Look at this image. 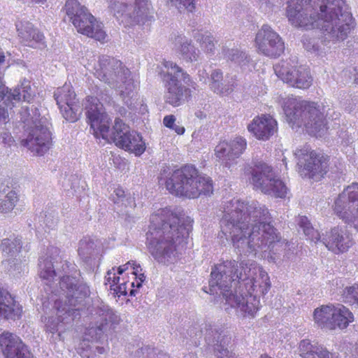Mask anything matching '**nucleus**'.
<instances>
[{
    "label": "nucleus",
    "instance_id": "4468645a",
    "mask_svg": "<svg viewBox=\"0 0 358 358\" xmlns=\"http://www.w3.org/2000/svg\"><path fill=\"white\" fill-rule=\"evenodd\" d=\"M66 13L78 32L96 41H104L106 36L103 24L90 13L77 0H68L65 4Z\"/></svg>",
    "mask_w": 358,
    "mask_h": 358
},
{
    "label": "nucleus",
    "instance_id": "2f4dec72",
    "mask_svg": "<svg viewBox=\"0 0 358 358\" xmlns=\"http://www.w3.org/2000/svg\"><path fill=\"white\" fill-rule=\"evenodd\" d=\"M19 201L17 193L13 189L0 191V213H9L14 209Z\"/></svg>",
    "mask_w": 358,
    "mask_h": 358
},
{
    "label": "nucleus",
    "instance_id": "39448f33",
    "mask_svg": "<svg viewBox=\"0 0 358 358\" xmlns=\"http://www.w3.org/2000/svg\"><path fill=\"white\" fill-rule=\"evenodd\" d=\"M189 230L180 224L179 217L169 209H159L150 217L146 234L147 249L157 262L173 263L178 259L180 247L188 237Z\"/></svg>",
    "mask_w": 358,
    "mask_h": 358
},
{
    "label": "nucleus",
    "instance_id": "c85d7f7f",
    "mask_svg": "<svg viewBox=\"0 0 358 358\" xmlns=\"http://www.w3.org/2000/svg\"><path fill=\"white\" fill-rule=\"evenodd\" d=\"M175 45L179 54L180 59L192 63L198 62L201 59V52L185 36H178L175 39Z\"/></svg>",
    "mask_w": 358,
    "mask_h": 358
},
{
    "label": "nucleus",
    "instance_id": "dca6fc26",
    "mask_svg": "<svg viewBox=\"0 0 358 358\" xmlns=\"http://www.w3.org/2000/svg\"><path fill=\"white\" fill-rule=\"evenodd\" d=\"M314 322L327 330L344 329L354 321L351 311L342 304L322 306L313 312Z\"/></svg>",
    "mask_w": 358,
    "mask_h": 358
},
{
    "label": "nucleus",
    "instance_id": "7c9ffc66",
    "mask_svg": "<svg viewBox=\"0 0 358 358\" xmlns=\"http://www.w3.org/2000/svg\"><path fill=\"white\" fill-rule=\"evenodd\" d=\"M222 54L224 58L238 65L242 69L248 67L251 62L250 56L238 48L229 49L223 48Z\"/></svg>",
    "mask_w": 358,
    "mask_h": 358
},
{
    "label": "nucleus",
    "instance_id": "393cba45",
    "mask_svg": "<svg viewBox=\"0 0 358 358\" xmlns=\"http://www.w3.org/2000/svg\"><path fill=\"white\" fill-rule=\"evenodd\" d=\"M286 66L285 64L273 66L275 75L283 82L300 89H307L311 85L312 78L306 68L298 66L295 73L298 77H294L292 73H289Z\"/></svg>",
    "mask_w": 358,
    "mask_h": 358
},
{
    "label": "nucleus",
    "instance_id": "6e6d98bb",
    "mask_svg": "<svg viewBox=\"0 0 358 358\" xmlns=\"http://www.w3.org/2000/svg\"><path fill=\"white\" fill-rule=\"evenodd\" d=\"M259 6H260V8L263 11H264V12H267L268 11V6L266 1H262Z\"/></svg>",
    "mask_w": 358,
    "mask_h": 358
},
{
    "label": "nucleus",
    "instance_id": "4be33fe9",
    "mask_svg": "<svg viewBox=\"0 0 358 358\" xmlns=\"http://www.w3.org/2000/svg\"><path fill=\"white\" fill-rule=\"evenodd\" d=\"M1 248L4 259L2 264L8 269V271L13 273L15 271L20 273L23 271L24 265L22 264V259L19 254L22 249L21 238L11 236L2 240Z\"/></svg>",
    "mask_w": 358,
    "mask_h": 358
},
{
    "label": "nucleus",
    "instance_id": "338daca9",
    "mask_svg": "<svg viewBox=\"0 0 358 358\" xmlns=\"http://www.w3.org/2000/svg\"><path fill=\"white\" fill-rule=\"evenodd\" d=\"M3 136H6V137H9V136L6 133H4Z\"/></svg>",
    "mask_w": 358,
    "mask_h": 358
},
{
    "label": "nucleus",
    "instance_id": "9b49d317",
    "mask_svg": "<svg viewBox=\"0 0 358 358\" xmlns=\"http://www.w3.org/2000/svg\"><path fill=\"white\" fill-rule=\"evenodd\" d=\"M163 65L166 69V73H163L165 102L173 107L179 106L190 96V90L183 86L181 81L194 90L196 84L186 71L173 62L164 61Z\"/></svg>",
    "mask_w": 358,
    "mask_h": 358
},
{
    "label": "nucleus",
    "instance_id": "a19ab883",
    "mask_svg": "<svg viewBox=\"0 0 358 358\" xmlns=\"http://www.w3.org/2000/svg\"><path fill=\"white\" fill-rule=\"evenodd\" d=\"M43 222L49 229H54L59 221L58 212L55 208L49 209L43 212Z\"/></svg>",
    "mask_w": 358,
    "mask_h": 358
},
{
    "label": "nucleus",
    "instance_id": "e433bc0d",
    "mask_svg": "<svg viewBox=\"0 0 358 358\" xmlns=\"http://www.w3.org/2000/svg\"><path fill=\"white\" fill-rule=\"evenodd\" d=\"M216 157L227 164L235 159L231 153V149L227 141L219 143L215 150Z\"/></svg>",
    "mask_w": 358,
    "mask_h": 358
},
{
    "label": "nucleus",
    "instance_id": "ddd939ff",
    "mask_svg": "<svg viewBox=\"0 0 358 358\" xmlns=\"http://www.w3.org/2000/svg\"><path fill=\"white\" fill-rule=\"evenodd\" d=\"M299 225L308 238L315 243L322 242L329 250L336 254L347 251L352 245L351 237L341 227H335L326 231L321 237L320 233L314 229L306 217L302 216L299 218Z\"/></svg>",
    "mask_w": 358,
    "mask_h": 358
},
{
    "label": "nucleus",
    "instance_id": "de8ad7c7",
    "mask_svg": "<svg viewBox=\"0 0 358 358\" xmlns=\"http://www.w3.org/2000/svg\"><path fill=\"white\" fill-rule=\"evenodd\" d=\"M123 282L120 283L118 286H116L115 288H113L112 291H113V294L117 295V296H120L122 295L127 294V282L122 280Z\"/></svg>",
    "mask_w": 358,
    "mask_h": 358
},
{
    "label": "nucleus",
    "instance_id": "37998d69",
    "mask_svg": "<svg viewBox=\"0 0 358 358\" xmlns=\"http://www.w3.org/2000/svg\"><path fill=\"white\" fill-rule=\"evenodd\" d=\"M303 47L308 52L322 55L324 51L318 44V40L305 37L303 40Z\"/></svg>",
    "mask_w": 358,
    "mask_h": 358
},
{
    "label": "nucleus",
    "instance_id": "ea45409f",
    "mask_svg": "<svg viewBox=\"0 0 358 358\" xmlns=\"http://www.w3.org/2000/svg\"><path fill=\"white\" fill-rule=\"evenodd\" d=\"M138 355H141L143 358H169L166 353L150 346H145L137 351Z\"/></svg>",
    "mask_w": 358,
    "mask_h": 358
},
{
    "label": "nucleus",
    "instance_id": "5701e85b",
    "mask_svg": "<svg viewBox=\"0 0 358 358\" xmlns=\"http://www.w3.org/2000/svg\"><path fill=\"white\" fill-rule=\"evenodd\" d=\"M0 348L6 358H34L20 338L8 331L0 336Z\"/></svg>",
    "mask_w": 358,
    "mask_h": 358
},
{
    "label": "nucleus",
    "instance_id": "09e8293b",
    "mask_svg": "<svg viewBox=\"0 0 358 358\" xmlns=\"http://www.w3.org/2000/svg\"><path fill=\"white\" fill-rule=\"evenodd\" d=\"M176 117L173 115H166L163 119V124L165 127L171 129L175 125Z\"/></svg>",
    "mask_w": 358,
    "mask_h": 358
},
{
    "label": "nucleus",
    "instance_id": "f03ea898",
    "mask_svg": "<svg viewBox=\"0 0 358 358\" xmlns=\"http://www.w3.org/2000/svg\"><path fill=\"white\" fill-rule=\"evenodd\" d=\"M268 208L257 201L234 199L227 202L220 220L221 231L239 255L255 257L270 250L280 241L271 224Z\"/></svg>",
    "mask_w": 358,
    "mask_h": 358
},
{
    "label": "nucleus",
    "instance_id": "4d7b16f0",
    "mask_svg": "<svg viewBox=\"0 0 358 358\" xmlns=\"http://www.w3.org/2000/svg\"><path fill=\"white\" fill-rule=\"evenodd\" d=\"M136 279L137 280H140V281L142 280V282H143L145 279V275L144 273L143 272V273H139L138 275L136 276Z\"/></svg>",
    "mask_w": 358,
    "mask_h": 358
},
{
    "label": "nucleus",
    "instance_id": "774afa93",
    "mask_svg": "<svg viewBox=\"0 0 358 358\" xmlns=\"http://www.w3.org/2000/svg\"><path fill=\"white\" fill-rule=\"evenodd\" d=\"M195 134H196V133H195V132H194V133H193L192 136H193V137H194Z\"/></svg>",
    "mask_w": 358,
    "mask_h": 358
},
{
    "label": "nucleus",
    "instance_id": "c9c22d12",
    "mask_svg": "<svg viewBox=\"0 0 358 358\" xmlns=\"http://www.w3.org/2000/svg\"><path fill=\"white\" fill-rule=\"evenodd\" d=\"M223 79V73L220 69H214L210 74V82L209 84L210 88L214 92H225L231 89L229 88V85H227V87H222L220 85V82L222 81Z\"/></svg>",
    "mask_w": 358,
    "mask_h": 358
},
{
    "label": "nucleus",
    "instance_id": "bb28decb",
    "mask_svg": "<svg viewBox=\"0 0 358 358\" xmlns=\"http://www.w3.org/2000/svg\"><path fill=\"white\" fill-rule=\"evenodd\" d=\"M22 306L6 291L0 289V318L18 319L22 314Z\"/></svg>",
    "mask_w": 358,
    "mask_h": 358
},
{
    "label": "nucleus",
    "instance_id": "603ef678",
    "mask_svg": "<svg viewBox=\"0 0 358 358\" xmlns=\"http://www.w3.org/2000/svg\"><path fill=\"white\" fill-rule=\"evenodd\" d=\"M131 268L133 270L132 273L135 276L138 275L141 273H143V269H142L141 266H140V264H136L134 261H132Z\"/></svg>",
    "mask_w": 358,
    "mask_h": 358
},
{
    "label": "nucleus",
    "instance_id": "4c0bfd02",
    "mask_svg": "<svg viewBox=\"0 0 358 358\" xmlns=\"http://www.w3.org/2000/svg\"><path fill=\"white\" fill-rule=\"evenodd\" d=\"M232 156L238 158L245 151L247 146L246 140L241 136H237L228 142Z\"/></svg>",
    "mask_w": 358,
    "mask_h": 358
},
{
    "label": "nucleus",
    "instance_id": "69168bd1",
    "mask_svg": "<svg viewBox=\"0 0 358 358\" xmlns=\"http://www.w3.org/2000/svg\"><path fill=\"white\" fill-rule=\"evenodd\" d=\"M45 0H36L37 3H43Z\"/></svg>",
    "mask_w": 358,
    "mask_h": 358
},
{
    "label": "nucleus",
    "instance_id": "a18cd8bd",
    "mask_svg": "<svg viewBox=\"0 0 358 358\" xmlns=\"http://www.w3.org/2000/svg\"><path fill=\"white\" fill-rule=\"evenodd\" d=\"M78 352L83 358H90L92 355L91 348H90L88 343L85 340L78 348Z\"/></svg>",
    "mask_w": 358,
    "mask_h": 358
},
{
    "label": "nucleus",
    "instance_id": "3c124183",
    "mask_svg": "<svg viewBox=\"0 0 358 358\" xmlns=\"http://www.w3.org/2000/svg\"><path fill=\"white\" fill-rule=\"evenodd\" d=\"M142 282H143L142 280L140 281V280H136L135 282H132L130 283V286L131 287V289L129 291V295L131 296H136V289H134V287H136L137 289H139L142 286Z\"/></svg>",
    "mask_w": 358,
    "mask_h": 358
},
{
    "label": "nucleus",
    "instance_id": "f257e3e1",
    "mask_svg": "<svg viewBox=\"0 0 358 358\" xmlns=\"http://www.w3.org/2000/svg\"><path fill=\"white\" fill-rule=\"evenodd\" d=\"M268 273L255 261L227 260L212 268L209 293L222 296L225 309L236 308L243 316L254 317L260 306L259 298L270 289Z\"/></svg>",
    "mask_w": 358,
    "mask_h": 358
},
{
    "label": "nucleus",
    "instance_id": "8fccbe9b",
    "mask_svg": "<svg viewBox=\"0 0 358 358\" xmlns=\"http://www.w3.org/2000/svg\"><path fill=\"white\" fill-rule=\"evenodd\" d=\"M285 64L287 66L286 69L288 70L289 73H292V75H293L294 77H298V76L295 74L298 66H292V65L289 64V62L286 61H281L279 63L276 64L275 66H284Z\"/></svg>",
    "mask_w": 358,
    "mask_h": 358
},
{
    "label": "nucleus",
    "instance_id": "e2e57ef3",
    "mask_svg": "<svg viewBox=\"0 0 358 358\" xmlns=\"http://www.w3.org/2000/svg\"><path fill=\"white\" fill-rule=\"evenodd\" d=\"M355 355L356 358H358V345L356 346Z\"/></svg>",
    "mask_w": 358,
    "mask_h": 358
},
{
    "label": "nucleus",
    "instance_id": "79ce46f5",
    "mask_svg": "<svg viewBox=\"0 0 358 358\" xmlns=\"http://www.w3.org/2000/svg\"><path fill=\"white\" fill-rule=\"evenodd\" d=\"M343 296L345 302L356 303L358 306V284L345 287Z\"/></svg>",
    "mask_w": 358,
    "mask_h": 358
},
{
    "label": "nucleus",
    "instance_id": "a878e982",
    "mask_svg": "<svg viewBox=\"0 0 358 358\" xmlns=\"http://www.w3.org/2000/svg\"><path fill=\"white\" fill-rule=\"evenodd\" d=\"M92 315L95 320L96 329L100 332L115 329L120 322V315L103 303L94 307Z\"/></svg>",
    "mask_w": 358,
    "mask_h": 358
},
{
    "label": "nucleus",
    "instance_id": "5fc2aeb1",
    "mask_svg": "<svg viewBox=\"0 0 358 358\" xmlns=\"http://www.w3.org/2000/svg\"><path fill=\"white\" fill-rule=\"evenodd\" d=\"M171 129L174 130L176 133H177L179 135H182L185 133V129L183 126L178 125L175 124L173 127L171 128Z\"/></svg>",
    "mask_w": 358,
    "mask_h": 358
},
{
    "label": "nucleus",
    "instance_id": "f3484780",
    "mask_svg": "<svg viewBox=\"0 0 358 358\" xmlns=\"http://www.w3.org/2000/svg\"><path fill=\"white\" fill-rule=\"evenodd\" d=\"M297 166L301 175L316 179L322 177L327 171L328 159L317 153L309 145H305L294 151Z\"/></svg>",
    "mask_w": 358,
    "mask_h": 358
},
{
    "label": "nucleus",
    "instance_id": "9d476101",
    "mask_svg": "<svg viewBox=\"0 0 358 358\" xmlns=\"http://www.w3.org/2000/svg\"><path fill=\"white\" fill-rule=\"evenodd\" d=\"M21 120L31 126L26 139L22 141L24 146L31 152L38 155H44L52 144L51 133L49 130V122L45 117H40L36 108L24 106L20 112Z\"/></svg>",
    "mask_w": 358,
    "mask_h": 358
},
{
    "label": "nucleus",
    "instance_id": "6ab92c4d",
    "mask_svg": "<svg viewBox=\"0 0 358 358\" xmlns=\"http://www.w3.org/2000/svg\"><path fill=\"white\" fill-rule=\"evenodd\" d=\"M334 211L358 231V183L348 185L339 194L335 201Z\"/></svg>",
    "mask_w": 358,
    "mask_h": 358
},
{
    "label": "nucleus",
    "instance_id": "20e7f679",
    "mask_svg": "<svg viewBox=\"0 0 358 358\" xmlns=\"http://www.w3.org/2000/svg\"><path fill=\"white\" fill-rule=\"evenodd\" d=\"M286 13L292 25L320 29L326 45L344 41L351 29L352 13L345 0H289Z\"/></svg>",
    "mask_w": 358,
    "mask_h": 358
},
{
    "label": "nucleus",
    "instance_id": "412c9836",
    "mask_svg": "<svg viewBox=\"0 0 358 358\" xmlns=\"http://www.w3.org/2000/svg\"><path fill=\"white\" fill-rule=\"evenodd\" d=\"M55 99L63 117L70 122H76L82 114L83 109L76 101V94L71 84L65 83L54 93Z\"/></svg>",
    "mask_w": 358,
    "mask_h": 358
},
{
    "label": "nucleus",
    "instance_id": "052dcab7",
    "mask_svg": "<svg viewBox=\"0 0 358 358\" xmlns=\"http://www.w3.org/2000/svg\"><path fill=\"white\" fill-rule=\"evenodd\" d=\"M185 358H197L196 355L195 354H193V353H189L188 355H187Z\"/></svg>",
    "mask_w": 358,
    "mask_h": 358
},
{
    "label": "nucleus",
    "instance_id": "680f3d73",
    "mask_svg": "<svg viewBox=\"0 0 358 358\" xmlns=\"http://www.w3.org/2000/svg\"><path fill=\"white\" fill-rule=\"evenodd\" d=\"M355 82L358 85V71L355 75Z\"/></svg>",
    "mask_w": 358,
    "mask_h": 358
},
{
    "label": "nucleus",
    "instance_id": "2eb2a0df",
    "mask_svg": "<svg viewBox=\"0 0 358 358\" xmlns=\"http://www.w3.org/2000/svg\"><path fill=\"white\" fill-rule=\"evenodd\" d=\"M250 183L256 189L275 197L284 198L287 192L285 183L276 177L272 168L263 162H256L252 169Z\"/></svg>",
    "mask_w": 358,
    "mask_h": 358
},
{
    "label": "nucleus",
    "instance_id": "1a4fd4ad",
    "mask_svg": "<svg viewBox=\"0 0 358 358\" xmlns=\"http://www.w3.org/2000/svg\"><path fill=\"white\" fill-rule=\"evenodd\" d=\"M286 120L292 129L304 127L310 135H321L326 129L324 111L314 102L288 98L284 103Z\"/></svg>",
    "mask_w": 358,
    "mask_h": 358
},
{
    "label": "nucleus",
    "instance_id": "b1692460",
    "mask_svg": "<svg viewBox=\"0 0 358 358\" xmlns=\"http://www.w3.org/2000/svg\"><path fill=\"white\" fill-rule=\"evenodd\" d=\"M247 128L257 139L267 141L277 131L278 124L271 115H262L255 117Z\"/></svg>",
    "mask_w": 358,
    "mask_h": 358
},
{
    "label": "nucleus",
    "instance_id": "aec40b11",
    "mask_svg": "<svg viewBox=\"0 0 358 358\" xmlns=\"http://www.w3.org/2000/svg\"><path fill=\"white\" fill-rule=\"evenodd\" d=\"M255 43L259 52L269 57H278L285 50L282 38L267 24L263 25L257 33Z\"/></svg>",
    "mask_w": 358,
    "mask_h": 358
},
{
    "label": "nucleus",
    "instance_id": "c756f323",
    "mask_svg": "<svg viewBox=\"0 0 358 358\" xmlns=\"http://www.w3.org/2000/svg\"><path fill=\"white\" fill-rule=\"evenodd\" d=\"M299 352L303 358H330L329 352L325 348L317 343L312 344L308 339L299 343Z\"/></svg>",
    "mask_w": 358,
    "mask_h": 358
},
{
    "label": "nucleus",
    "instance_id": "f704fd0d",
    "mask_svg": "<svg viewBox=\"0 0 358 358\" xmlns=\"http://www.w3.org/2000/svg\"><path fill=\"white\" fill-rule=\"evenodd\" d=\"M110 199L117 204L122 203L127 206L134 207L135 202L131 196H127L121 187H117L110 195Z\"/></svg>",
    "mask_w": 358,
    "mask_h": 358
},
{
    "label": "nucleus",
    "instance_id": "0eeeda50",
    "mask_svg": "<svg viewBox=\"0 0 358 358\" xmlns=\"http://www.w3.org/2000/svg\"><path fill=\"white\" fill-rule=\"evenodd\" d=\"M160 184H164L171 194L187 199H195L201 194L213 193V181L210 177L200 175L192 165H185L180 169L161 174Z\"/></svg>",
    "mask_w": 358,
    "mask_h": 358
},
{
    "label": "nucleus",
    "instance_id": "864d4df0",
    "mask_svg": "<svg viewBox=\"0 0 358 358\" xmlns=\"http://www.w3.org/2000/svg\"><path fill=\"white\" fill-rule=\"evenodd\" d=\"M132 261H129L124 265L120 266L117 268V274L122 275L125 271L129 269L130 266L131 268Z\"/></svg>",
    "mask_w": 358,
    "mask_h": 358
},
{
    "label": "nucleus",
    "instance_id": "423d86ee",
    "mask_svg": "<svg viewBox=\"0 0 358 358\" xmlns=\"http://www.w3.org/2000/svg\"><path fill=\"white\" fill-rule=\"evenodd\" d=\"M83 106L90 128L96 138L112 141L117 146L134 152L136 155H140L145 151V145L141 136L136 131H129L120 118L115 120V124L110 131V118L103 104L96 97L88 96Z\"/></svg>",
    "mask_w": 358,
    "mask_h": 358
},
{
    "label": "nucleus",
    "instance_id": "72a5a7b5",
    "mask_svg": "<svg viewBox=\"0 0 358 358\" xmlns=\"http://www.w3.org/2000/svg\"><path fill=\"white\" fill-rule=\"evenodd\" d=\"M96 250V244L91 238L85 237L80 241L78 251L83 258H88L95 252Z\"/></svg>",
    "mask_w": 358,
    "mask_h": 358
},
{
    "label": "nucleus",
    "instance_id": "13d9d810",
    "mask_svg": "<svg viewBox=\"0 0 358 358\" xmlns=\"http://www.w3.org/2000/svg\"><path fill=\"white\" fill-rule=\"evenodd\" d=\"M206 73L205 71H203L201 73L200 71H199V76L200 77V80H202L203 79L204 80V81L206 80Z\"/></svg>",
    "mask_w": 358,
    "mask_h": 358
},
{
    "label": "nucleus",
    "instance_id": "cd10ccee",
    "mask_svg": "<svg viewBox=\"0 0 358 358\" xmlns=\"http://www.w3.org/2000/svg\"><path fill=\"white\" fill-rule=\"evenodd\" d=\"M18 35L22 39V42L27 46L31 48H40L45 44V37L43 34L29 22H25L20 25H17Z\"/></svg>",
    "mask_w": 358,
    "mask_h": 358
},
{
    "label": "nucleus",
    "instance_id": "49530a36",
    "mask_svg": "<svg viewBox=\"0 0 358 358\" xmlns=\"http://www.w3.org/2000/svg\"><path fill=\"white\" fill-rule=\"evenodd\" d=\"M220 85L227 87V85H229V88L231 87L229 90L225 92H215L217 94L220 95H227L233 92L235 86V80L234 78H231L230 79H222V81L220 82Z\"/></svg>",
    "mask_w": 358,
    "mask_h": 358
},
{
    "label": "nucleus",
    "instance_id": "a211bd4d",
    "mask_svg": "<svg viewBox=\"0 0 358 358\" xmlns=\"http://www.w3.org/2000/svg\"><path fill=\"white\" fill-rule=\"evenodd\" d=\"M208 350L215 358H237L236 355L229 349L231 337L229 336L221 326L205 324L201 328Z\"/></svg>",
    "mask_w": 358,
    "mask_h": 358
},
{
    "label": "nucleus",
    "instance_id": "0e129e2a",
    "mask_svg": "<svg viewBox=\"0 0 358 358\" xmlns=\"http://www.w3.org/2000/svg\"><path fill=\"white\" fill-rule=\"evenodd\" d=\"M260 358H271V357H268L267 355H262Z\"/></svg>",
    "mask_w": 358,
    "mask_h": 358
},
{
    "label": "nucleus",
    "instance_id": "6e6552de",
    "mask_svg": "<svg viewBox=\"0 0 358 358\" xmlns=\"http://www.w3.org/2000/svg\"><path fill=\"white\" fill-rule=\"evenodd\" d=\"M94 74L101 81L115 89L127 105H131L137 84L130 78V71L122 63L107 55L99 57Z\"/></svg>",
    "mask_w": 358,
    "mask_h": 358
},
{
    "label": "nucleus",
    "instance_id": "bf43d9fd",
    "mask_svg": "<svg viewBox=\"0 0 358 358\" xmlns=\"http://www.w3.org/2000/svg\"><path fill=\"white\" fill-rule=\"evenodd\" d=\"M96 350L99 354H103L105 352V350L102 347H96Z\"/></svg>",
    "mask_w": 358,
    "mask_h": 358
},
{
    "label": "nucleus",
    "instance_id": "f8f14e48",
    "mask_svg": "<svg viewBox=\"0 0 358 358\" xmlns=\"http://www.w3.org/2000/svg\"><path fill=\"white\" fill-rule=\"evenodd\" d=\"M115 17L124 27L150 24L154 20L150 0H120L111 5Z\"/></svg>",
    "mask_w": 358,
    "mask_h": 358
},
{
    "label": "nucleus",
    "instance_id": "58836bf2",
    "mask_svg": "<svg viewBox=\"0 0 358 358\" xmlns=\"http://www.w3.org/2000/svg\"><path fill=\"white\" fill-rule=\"evenodd\" d=\"M168 4L175 7L179 12H192L195 8L194 0H166Z\"/></svg>",
    "mask_w": 358,
    "mask_h": 358
},
{
    "label": "nucleus",
    "instance_id": "7ed1b4c3",
    "mask_svg": "<svg viewBox=\"0 0 358 358\" xmlns=\"http://www.w3.org/2000/svg\"><path fill=\"white\" fill-rule=\"evenodd\" d=\"M38 266L40 277L47 281L51 292L59 296L55 300L51 312L43 319L46 332L54 334L80 317L78 306L90 296V287L85 283L78 284L73 263L41 258Z\"/></svg>",
    "mask_w": 358,
    "mask_h": 358
},
{
    "label": "nucleus",
    "instance_id": "c03bdc74",
    "mask_svg": "<svg viewBox=\"0 0 358 358\" xmlns=\"http://www.w3.org/2000/svg\"><path fill=\"white\" fill-rule=\"evenodd\" d=\"M115 270V267H113L112 269L107 272L106 275L105 276V285L106 286H109L111 291L113 288H115L116 286H118L119 284L121 283L120 282V278L119 276L116 275Z\"/></svg>",
    "mask_w": 358,
    "mask_h": 358
},
{
    "label": "nucleus",
    "instance_id": "473e14b6",
    "mask_svg": "<svg viewBox=\"0 0 358 358\" xmlns=\"http://www.w3.org/2000/svg\"><path fill=\"white\" fill-rule=\"evenodd\" d=\"M194 38L206 55L211 56L215 54L216 41L210 33L198 32L195 34Z\"/></svg>",
    "mask_w": 358,
    "mask_h": 358
}]
</instances>
